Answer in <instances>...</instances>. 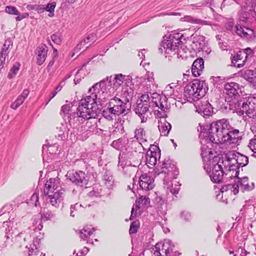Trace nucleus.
<instances>
[{"mask_svg": "<svg viewBox=\"0 0 256 256\" xmlns=\"http://www.w3.org/2000/svg\"><path fill=\"white\" fill-rule=\"evenodd\" d=\"M229 126V121L226 118L212 122L208 128V132H201L200 137L206 136L209 141L214 144H224V134L228 133Z\"/></svg>", "mask_w": 256, "mask_h": 256, "instance_id": "obj_1", "label": "nucleus"}, {"mask_svg": "<svg viewBox=\"0 0 256 256\" xmlns=\"http://www.w3.org/2000/svg\"><path fill=\"white\" fill-rule=\"evenodd\" d=\"M241 93L240 85L236 82H228L224 85V94H226V100L228 102L238 98Z\"/></svg>", "mask_w": 256, "mask_h": 256, "instance_id": "obj_10", "label": "nucleus"}, {"mask_svg": "<svg viewBox=\"0 0 256 256\" xmlns=\"http://www.w3.org/2000/svg\"><path fill=\"white\" fill-rule=\"evenodd\" d=\"M80 114L78 112H72L64 116V120H68L69 126L80 127L81 122L80 120Z\"/></svg>", "mask_w": 256, "mask_h": 256, "instance_id": "obj_20", "label": "nucleus"}, {"mask_svg": "<svg viewBox=\"0 0 256 256\" xmlns=\"http://www.w3.org/2000/svg\"><path fill=\"white\" fill-rule=\"evenodd\" d=\"M236 184H238L239 187L240 186L244 190H250L254 188V184H252V186L248 184V178L246 176L240 179Z\"/></svg>", "mask_w": 256, "mask_h": 256, "instance_id": "obj_30", "label": "nucleus"}, {"mask_svg": "<svg viewBox=\"0 0 256 256\" xmlns=\"http://www.w3.org/2000/svg\"><path fill=\"white\" fill-rule=\"evenodd\" d=\"M72 106L70 104H64L62 106L61 108V113L60 114L62 115L63 114V116L64 118L65 116H67L68 114H70V113H69V112L70 110V108Z\"/></svg>", "mask_w": 256, "mask_h": 256, "instance_id": "obj_55", "label": "nucleus"}, {"mask_svg": "<svg viewBox=\"0 0 256 256\" xmlns=\"http://www.w3.org/2000/svg\"><path fill=\"white\" fill-rule=\"evenodd\" d=\"M162 245L161 251L166 256H178L180 253L175 250L174 245L170 240H164Z\"/></svg>", "mask_w": 256, "mask_h": 256, "instance_id": "obj_14", "label": "nucleus"}, {"mask_svg": "<svg viewBox=\"0 0 256 256\" xmlns=\"http://www.w3.org/2000/svg\"><path fill=\"white\" fill-rule=\"evenodd\" d=\"M48 52V48L45 44H42L36 50L37 64L40 66L46 60Z\"/></svg>", "mask_w": 256, "mask_h": 256, "instance_id": "obj_18", "label": "nucleus"}, {"mask_svg": "<svg viewBox=\"0 0 256 256\" xmlns=\"http://www.w3.org/2000/svg\"><path fill=\"white\" fill-rule=\"evenodd\" d=\"M171 128L172 126L170 124L167 122L161 123V124L158 126V128L161 135L164 136H167L168 135Z\"/></svg>", "mask_w": 256, "mask_h": 256, "instance_id": "obj_31", "label": "nucleus"}, {"mask_svg": "<svg viewBox=\"0 0 256 256\" xmlns=\"http://www.w3.org/2000/svg\"><path fill=\"white\" fill-rule=\"evenodd\" d=\"M234 110L239 115L253 114L256 110V98L250 97L248 98L241 99L234 102Z\"/></svg>", "mask_w": 256, "mask_h": 256, "instance_id": "obj_6", "label": "nucleus"}, {"mask_svg": "<svg viewBox=\"0 0 256 256\" xmlns=\"http://www.w3.org/2000/svg\"><path fill=\"white\" fill-rule=\"evenodd\" d=\"M130 80V78H126L124 75L122 74H115L114 78L113 80V88H119L124 82V80Z\"/></svg>", "mask_w": 256, "mask_h": 256, "instance_id": "obj_25", "label": "nucleus"}, {"mask_svg": "<svg viewBox=\"0 0 256 256\" xmlns=\"http://www.w3.org/2000/svg\"><path fill=\"white\" fill-rule=\"evenodd\" d=\"M242 52H244V54H246L244 55L245 58L244 59V60H243L242 64H238V68H241L244 65V62H245L246 61L248 60V58H251L253 56V50L250 48H246L242 50Z\"/></svg>", "mask_w": 256, "mask_h": 256, "instance_id": "obj_40", "label": "nucleus"}, {"mask_svg": "<svg viewBox=\"0 0 256 256\" xmlns=\"http://www.w3.org/2000/svg\"><path fill=\"white\" fill-rule=\"evenodd\" d=\"M150 106V105H148L146 104H144L140 102H136L134 112L140 117L142 122H146L147 118L145 117L144 115L148 111Z\"/></svg>", "mask_w": 256, "mask_h": 256, "instance_id": "obj_17", "label": "nucleus"}, {"mask_svg": "<svg viewBox=\"0 0 256 256\" xmlns=\"http://www.w3.org/2000/svg\"><path fill=\"white\" fill-rule=\"evenodd\" d=\"M80 234L81 238L84 240L92 234V232L90 228L84 227L82 230H80Z\"/></svg>", "mask_w": 256, "mask_h": 256, "instance_id": "obj_43", "label": "nucleus"}, {"mask_svg": "<svg viewBox=\"0 0 256 256\" xmlns=\"http://www.w3.org/2000/svg\"><path fill=\"white\" fill-rule=\"evenodd\" d=\"M193 42L196 44L198 48L202 49L205 46V37L202 35L196 36L194 37Z\"/></svg>", "mask_w": 256, "mask_h": 256, "instance_id": "obj_34", "label": "nucleus"}, {"mask_svg": "<svg viewBox=\"0 0 256 256\" xmlns=\"http://www.w3.org/2000/svg\"><path fill=\"white\" fill-rule=\"evenodd\" d=\"M204 116H209L213 114V108L212 105L208 102H205L204 104H202L200 108Z\"/></svg>", "mask_w": 256, "mask_h": 256, "instance_id": "obj_29", "label": "nucleus"}, {"mask_svg": "<svg viewBox=\"0 0 256 256\" xmlns=\"http://www.w3.org/2000/svg\"><path fill=\"white\" fill-rule=\"evenodd\" d=\"M60 182V178L58 177L50 178L45 184L44 194H48V193H54L59 188Z\"/></svg>", "mask_w": 256, "mask_h": 256, "instance_id": "obj_16", "label": "nucleus"}, {"mask_svg": "<svg viewBox=\"0 0 256 256\" xmlns=\"http://www.w3.org/2000/svg\"><path fill=\"white\" fill-rule=\"evenodd\" d=\"M27 203L30 206H34L36 207L40 206L39 202V194L37 191H35L33 194L32 196L28 200Z\"/></svg>", "mask_w": 256, "mask_h": 256, "instance_id": "obj_33", "label": "nucleus"}, {"mask_svg": "<svg viewBox=\"0 0 256 256\" xmlns=\"http://www.w3.org/2000/svg\"><path fill=\"white\" fill-rule=\"evenodd\" d=\"M210 80H212L213 84L214 86H217L218 85L222 84L224 80V78L221 76H212Z\"/></svg>", "mask_w": 256, "mask_h": 256, "instance_id": "obj_58", "label": "nucleus"}, {"mask_svg": "<svg viewBox=\"0 0 256 256\" xmlns=\"http://www.w3.org/2000/svg\"><path fill=\"white\" fill-rule=\"evenodd\" d=\"M180 218L186 222H188L191 219V215L189 212H183L180 214Z\"/></svg>", "mask_w": 256, "mask_h": 256, "instance_id": "obj_63", "label": "nucleus"}, {"mask_svg": "<svg viewBox=\"0 0 256 256\" xmlns=\"http://www.w3.org/2000/svg\"><path fill=\"white\" fill-rule=\"evenodd\" d=\"M26 8L28 10H34L39 14L44 12L43 4H28Z\"/></svg>", "mask_w": 256, "mask_h": 256, "instance_id": "obj_44", "label": "nucleus"}, {"mask_svg": "<svg viewBox=\"0 0 256 256\" xmlns=\"http://www.w3.org/2000/svg\"><path fill=\"white\" fill-rule=\"evenodd\" d=\"M232 159H230L229 158H227L226 160H224L222 158L221 160H219L217 163H220V164L222 165V168L226 169V170H228V168L229 165L230 163V162L232 160Z\"/></svg>", "mask_w": 256, "mask_h": 256, "instance_id": "obj_57", "label": "nucleus"}, {"mask_svg": "<svg viewBox=\"0 0 256 256\" xmlns=\"http://www.w3.org/2000/svg\"><path fill=\"white\" fill-rule=\"evenodd\" d=\"M47 150L50 154H56L58 151V146L56 144H54L52 145L47 146L44 144L42 146V154L44 151Z\"/></svg>", "mask_w": 256, "mask_h": 256, "instance_id": "obj_39", "label": "nucleus"}, {"mask_svg": "<svg viewBox=\"0 0 256 256\" xmlns=\"http://www.w3.org/2000/svg\"><path fill=\"white\" fill-rule=\"evenodd\" d=\"M244 78L247 80L255 82L256 80V71L252 70H247L244 74Z\"/></svg>", "mask_w": 256, "mask_h": 256, "instance_id": "obj_32", "label": "nucleus"}, {"mask_svg": "<svg viewBox=\"0 0 256 256\" xmlns=\"http://www.w3.org/2000/svg\"><path fill=\"white\" fill-rule=\"evenodd\" d=\"M52 42L57 44H60L62 42V35L60 33L56 32L52 34L50 37Z\"/></svg>", "mask_w": 256, "mask_h": 256, "instance_id": "obj_51", "label": "nucleus"}, {"mask_svg": "<svg viewBox=\"0 0 256 256\" xmlns=\"http://www.w3.org/2000/svg\"><path fill=\"white\" fill-rule=\"evenodd\" d=\"M70 127L68 128L66 132H62V134H58L56 136L58 139L61 140H64L68 138L69 136L70 139L72 140H76L77 139V136L79 132V128L78 126H69Z\"/></svg>", "mask_w": 256, "mask_h": 256, "instance_id": "obj_12", "label": "nucleus"}, {"mask_svg": "<svg viewBox=\"0 0 256 256\" xmlns=\"http://www.w3.org/2000/svg\"><path fill=\"white\" fill-rule=\"evenodd\" d=\"M12 46V41L8 39L5 40L4 43L3 45V47L2 48L0 54H6L7 55L8 54L9 52V48L10 46Z\"/></svg>", "mask_w": 256, "mask_h": 256, "instance_id": "obj_45", "label": "nucleus"}, {"mask_svg": "<svg viewBox=\"0 0 256 256\" xmlns=\"http://www.w3.org/2000/svg\"><path fill=\"white\" fill-rule=\"evenodd\" d=\"M170 184L172 185V186H170V185H169L168 184H167L168 186L166 188H167L168 192V191L170 192L173 195H176L178 192L180 188H173L172 184Z\"/></svg>", "mask_w": 256, "mask_h": 256, "instance_id": "obj_60", "label": "nucleus"}, {"mask_svg": "<svg viewBox=\"0 0 256 256\" xmlns=\"http://www.w3.org/2000/svg\"><path fill=\"white\" fill-rule=\"evenodd\" d=\"M112 76H107L104 80H101L94 84L92 88L89 89V92L92 90L94 92L91 94L96 95V99H105L106 96H108V93L110 92V90L112 87Z\"/></svg>", "mask_w": 256, "mask_h": 256, "instance_id": "obj_7", "label": "nucleus"}, {"mask_svg": "<svg viewBox=\"0 0 256 256\" xmlns=\"http://www.w3.org/2000/svg\"><path fill=\"white\" fill-rule=\"evenodd\" d=\"M54 216V214L52 211L47 210L46 212H43L41 214V220L45 222L48 220H50Z\"/></svg>", "mask_w": 256, "mask_h": 256, "instance_id": "obj_46", "label": "nucleus"}, {"mask_svg": "<svg viewBox=\"0 0 256 256\" xmlns=\"http://www.w3.org/2000/svg\"><path fill=\"white\" fill-rule=\"evenodd\" d=\"M20 63H16L13 65L8 75L9 79H12L16 76L20 70Z\"/></svg>", "mask_w": 256, "mask_h": 256, "instance_id": "obj_41", "label": "nucleus"}, {"mask_svg": "<svg viewBox=\"0 0 256 256\" xmlns=\"http://www.w3.org/2000/svg\"><path fill=\"white\" fill-rule=\"evenodd\" d=\"M158 158V160L160 158V153L156 152L150 151V154L147 153L146 154V163L148 164L149 167L151 166H154L157 162V158Z\"/></svg>", "mask_w": 256, "mask_h": 256, "instance_id": "obj_24", "label": "nucleus"}, {"mask_svg": "<svg viewBox=\"0 0 256 256\" xmlns=\"http://www.w3.org/2000/svg\"><path fill=\"white\" fill-rule=\"evenodd\" d=\"M56 2H48L46 6L44 5V10L49 12L48 16L52 17L54 16V8L56 6Z\"/></svg>", "mask_w": 256, "mask_h": 256, "instance_id": "obj_35", "label": "nucleus"}, {"mask_svg": "<svg viewBox=\"0 0 256 256\" xmlns=\"http://www.w3.org/2000/svg\"><path fill=\"white\" fill-rule=\"evenodd\" d=\"M224 174L227 175L228 174L224 172L222 164L216 163L214 166L210 176L213 182L219 184L222 182Z\"/></svg>", "mask_w": 256, "mask_h": 256, "instance_id": "obj_11", "label": "nucleus"}, {"mask_svg": "<svg viewBox=\"0 0 256 256\" xmlns=\"http://www.w3.org/2000/svg\"><path fill=\"white\" fill-rule=\"evenodd\" d=\"M230 128H228V133L224 134V139H226L224 143L228 142L230 144H236L240 140V136H238L240 131L237 129H234L229 124Z\"/></svg>", "mask_w": 256, "mask_h": 256, "instance_id": "obj_15", "label": "nucleus"}, {"mask_svg": "<svg viewBox=\"0 0 256 256\" xmlns=\"http://www.w3.org/2000/svg\"><path fill=\"white\" fill-rule=\"evenodd\" d=\"M205 81L195 79L184 88V96L188 101H196L202 98L208 90Z\"/></svg>", "mask_w": 256, "mask_h": 256, "instance_id": "obj_3", "label": "nucleus"}, {"mask_svg": "<svg viewBox=\"0 0 256 256\" xmlns=\"http://www.w3.org/2000/svg\"><path fill=\"white\" fill-rule=\"evenodd\" d=\"M248 147L254 153L252 156L256 158V135L254 136V138H252L250 140Z\"/></svg>", "mask_w": 256, "mask_h": 256, "instance_id": "obj_49", "label": "nucleus"}, {"mask_svg": "<svg viewBox=\"0 0 256 256\" xmlns=\"http://www.w3.org/2000/svg\"><path fill=\"white\" fill-rule=\"evenodd\" d=\"M87 45L88 44L86 42V40H85L84 38L76 46L74 50H81L82 48H84V46L86 48V46H88Z\"/></svg>", "mask_w": 256, "mask_h": 256, "instance_id": "obj_64", "label": "nucleus"}, {"mask_svg": "<svg viewBox=\"0 0 256 256\" xmlns=\"http://www.w3.org/2000/svg\"><path fill=\"white\" fill-rule=\"evenodd\" d=\"M102 180L104 184L108 188H112L114 184V178L112 172L109 171H106L102 178Z\"/></svg>", "mask_w": 256, "mask_h": 256, "instance_id": "obj_23", "label": "nucleus"}, {"mask_svg": "<svg viewBox=\"0 0 256 256\" xmlns=\"http://www.w3.org/2000/svg\"><path fill=\"white\" fill-rule=\"evenodd\" d=\"M135 136L134 137L136 138L137 140H140L142 142H146V140L144 138L146 136V132L144 130V129L142 128H138L135 130Z\"/></svg>", "mask_w": 256, "mask_h": 256, "instance_id": "obj_37", "label": "nucleus"}, {"mask_svg": "<svg viewBox=\"0 0 256 256\" xmlns=\"http://www.w3.org/2000/svg\"><path fill=\"white\" fill-rule=\"evenodd\" d=\"M139 184L140 188L144 190H149L154 186V179L147 174H142L140 177Z\"/></svg>", "mask_w": 256, "mask_h": 256, "instance_id": "obj_13", "label": "nucleus"}, {"mask_svg": "<svg viewBox=\"0 0 256 256\" xmlns=\"http://www.w3.org/2000/svg\"><path fill=\"white\" fill-rule=\"evenodd\" d=\"M48 196V198L50 199V202L54 206H56V205L60 202L61 200L58 198V194H55L54 193H48V194H45Z\"/></svg>", "mask_w": 256, "mask_h": 256, "instance_id": "obj_42", "label": "nucleus"}, {"mask_svg": "<svg viewBox=\"0 0 256 256\" xmlns=\"http://www.w3.org/2000/svg\"><path fill=\"white\" fill-rule=\"evenodd\" d=\"M183 34L176 32L170 34L168 37H164V40L158 48V51L160 54L164 52L165 54H174V52L178 46L182 42V39Z\"/></svg>", "mask_w": 256, "mask_h": 256, "instance_id": "obj_5", "label": "nucleus"}, {"mask_svg": "<svg viewBox=\"0 0 256 256\" xmlns=\"http://www.w3.org/2000/svg\"><path fill=\"white\" fill-rule=\"evenodd\" d=\"M240 166L238 165V164H236V163L234 164H231L230 163V165H229V166H228V170H226V172H230L232 171L233 172H235V174H234V176H233L232 174L230 176V178H232V177H234V178H239L238 177V176L239 174V168H240Z\"/></svg>", "mask_w": 256, "mask_h": 256, "instance_id": "obj_36", "label": "nucleus"}, {"mask_svg": "<svg viewBox=\"0 0 256 256\" xmlns=\"http://www.w3.org/2000/svg\"><path fill=\"white\" fill-rule=\"evenodd\" d=\"M238 184L236 183L234 184H227L222 186L220 191L222 193H224L228 190H230L231 192H233L234 194H236L238 192Z\"/></svg>", "mask_w": 256, "mask_h": 256, "instance_id": "obj_27", "label": "nucleus"}, {"mask_svg": "<svg viewBox=\"0 0 256 256\" xmlns=\"http://www.w3.org/2000/svg\"><path fill=\"white\" fill-rule=\"evenodd\" d=\"M137 102H140L142 104H146L148 105H150V98L148 94H142V96L138 100Z\"/></svg>", "mask_w": 256, "mask_h": 256, "instance_id": "obj_59", "label": "nucleus"}, {"mask_svg": "<svg viewBox=\"0 0 256 256\" xmlns=\"http://www.w3.org/2000/svg\"><path fill=\"white\" fill-rule=\"evenodd\" d=\"M66 177L73 184L80 188H86L88 183V178L86 174L82 170H69L67 172Z\"/></svg>", "mask_w": 256, "mask_h": 256, "instance_id": "obj_8", "label": "nucleus"}, {"mask_svg": "<svg viewBox=\"0 0 256 256\" xmlns=\"http://www.w3.org/2000/svg\"><path fill=\"white\" fill-rule=\"evenodd\" d=\"M97 110L96 95L90 94L80 100L77 112L81 118L89 120L98 116Z\"/></svg>", "mask_w": 256, "mask_h": 256, "instance_id": "obj_2", "label": "nucleus"}, {"mask_svg": "<svg viewBox=\"0 0 256 256\" xmlns=\"http://www.w3.org/2000/svg\"><path fill=\"white\" fill-rule=\"evenodd\" d=\"M256 14V12L253 10H250L248 12H242L240 17V22H252V16Z\"/></svg>", "mask_w": 256, "mask_h": 256, "instance_id": "obj_26", "label": "nucleus"}, {"mask_svg": "<svg viewBox=\"0 0 256 256\" xmlns=\"http://www.w3.org/2000/svg\"><path fill=\"white\" fill-rule=\"evenodd\" d=\"M24 101L23 98H20V96L16 100L11 104V108L14 110H16L19 106H20Z\"/></svg>", "mask_w": 256, "mask_h": 256, "instance_id": "obj_54", "label": "nucleus"}, {"mask_svg": "<svg viewBox=\"0 0 256 256\" xmlns=\"http://www.w3.org/2000/svg\"><path fill=\"white\" fill-rule=\"evenodd\" d=\"M138 155L136 151L122 152L118 156V167L124 170L126 166H136V156Z\"/></svg>", "mask_w": 256, "mask_h": 256, "instance_id": "obj_9", "label": "nucleus"}, {"mask_svg": "<svg viewBox=\"0 0 256 256\" xmlns=\"http://www.w3.org/2000/svg\"><path fill=\"white\" fill-rule=\"evenodd\" d=\"M236 254L234 256H246L248 254L246 250L241 248L236 250Z\"/></svg>", "mask_w": 256, "mask_h": 256, "instance_id": "obj_62", "label": "nucleus"}, {"mask_svg": "<svg viewBox=\"0 0 256 256\" xmlns=\"http://www.w3.org/2000/svg\"><path fill=\"white\" fill-rule=\"evenodd\" d=\"M244 38L249 40H253L256 36V34L252 29L245 27Z\"/></svg>", "mask_w": 256, "mask_h": 256, "instance_id": "obj_47", "label": "nucleus"}, {"mask_svg": "<svg viewBox=\"0 0 256 256\" xmlns=\"http://www.w3.org/2000/svg\"><path fill=\"white\" fill-rule=\"evenodd\" d=\"M128 100L124 102L115 96L106 104L109 108V112L115 117L122 114L124 119H128L131 114V104H128Z\"/></svg>", "mask_w": 256, "mask_h": 256, "instance_id": "obj_4", "label": "nucleus"}, {"mask_svg": "<svg viewBox=\"0 0 256 256\" xmlns=\"http://www.w3.org/2000/svg\"><path fill=\"white\" fill-rule=\"evenodd\" d=\"M103 116L108 121H112L114 119L113 118V114H112L109 112V108L108 106L107 110H104L102 114Z\"/></svg>", "mask_w": 256, "mask_h": 256, "instance_id": "obj_56", "label": "nucleus"}, {"mask_svg": "<svg viewBox=\"0 0 256 256\" xmlns=\"http://www.w3.org/2000/svg\"><path fill=\"white\" fill-rule=\"evenodd\" d=\"M140 227V222L138 220L134 221L130 224L129 232L130 234H136L138 232V230Z\"/></svg>", "mask_w": 256, "mask_h": 256, "instance_id": "obj_48", "label": "nucleus"}, {"mask_svg": "<svg viewBox=\"0 0 256 256\" xmlns=\"http://www.w3.org/2000/svg\"><path fill=\"white\" fill-rule=\"evenodd\" d=\"M14 238L16 242V244L18 246L21 247L22 243L26 241V234L25 233L20 232L18 234L16 235Z\"/></svg>", "mask_w": 256, "mask_h": 256, "instance_id": "obj_38", "label": "nucleus"}, {"mask_svg": "<svg viewBox=\"0 0 256 256\" xmlns=\"http://www.w3.org/2000/svg\"><path fill=\"white\" fill-rule=\"evenodd\" d=\"M236 32L238 35L240 36L241 37H244V32H245V27H242L240 26H236Z\"/></svg>", "mask_w": 256, "mask_h": 256, "instance_id": "obj_61", "label": "nucleus"}, {"mask_svg": "<svg viewBox=\"0 0 256 256\" xmlns=\"http://www.w3.org/2000/svg\"><path fill=\"white\" fill-rule=\"evenodd\" d=\"M10 222H3V228H5V236L4 238H6V240L5 241V246H7L10 245H12V244L10 242H9L8 240L10 238L13 239L14 237L12 236L13 232H12V227L9 224Z\"/></svg>", "mask_w": 256, "mask_h": 256, "instance_id": "obj_22", "label": "nucleus"}, {"mask_svg": "<svg viewBox=\"0 0 256 256\" xmlns=\"http://www.w3.org/2000/svg\"><path fill=\"white\" fill-rule=\"evenodd\" d=\"M232 158L235 160L236 164H238L240 167L245 166L248 163V157L239 152L233 154Z\"/></svg>", "mask_w": 256, "mask_h": 256, "instance_id": "obj_21", "label": "nucleus"}, {"mask_svg": "<svg viewBox=\"0 0 256 256\" xmlns=\"http://www.w3.org/2000/svg\"><path fill=\"white\" fill-rule=\"evenodd\" d=\"M162 168L168 170V172L162 170V172L167 173L168 174H170V173L176 170V167L172 164V160L168 159L164 160L162 163Z\"/></svg>", "mask_w": 256, "mask_h": 256, "instance_id": "obj_28", "label": "nucleus"}, {"mask_svg": "<svg viewBox=\"0 0 256 256\" xmlns=\"http://www.w3.org/2000/svg\"><path fill=\"white\" fill-rule=\"evenodd\" d=\"M244 52H243L242 50H240L237 53L236 56H234L232 59V62L233 64L236 63L237 62H238L239 60H242L244 58H245Z\"/></svg>", "mask_w": 256, "mask_h": 256, "instance_id": "obj_52", "label": "nucleus"}, {"mask_svg": "<svg viewBox=\"0 0 256 256\" xmlns=\"http://www.w3.org/2000/svg\"><path fill=\"white\" fill-rule=\"evenodd\" d=\"M84 40H86V42L88 44V46H86V49L90 46L91 45V44L94 43L96 40V36L94 34H89Z\"/></svg>", "mask_w": 256, "mask_h": 256, "instance_id": "obj_50", "label": "nucleus"}, {"mask_svg": "<svg viewBox=\"0 0 256 256\" xmlns=\"http://www.w3.org/2000/svg\"><path fill=\"white\" fill-rule=\"evenodd\" d=\"M6 12L10 14L20 15V12L17 8L13 6H6Z\"/></svg>", "mask_w": 256, "mask_h": 256, "instance_id": "obj_53", "label": "nucleus"}, {"mask_svg": "<svg viewBox=\"0 0 256 256\" xmlns=\"http://www.w3.org/2000/svg\"><path fill=\"white\" fill-rule=\"evenodd\" d=\"M204 68V60L202 58L196 59L192 66V72L194 76H198L200 75Z\"/></svg>", "mask_w": 256, "mask_h": 256, "instance_id": "obj_19", "label": "nucleus"}]
</instances>
